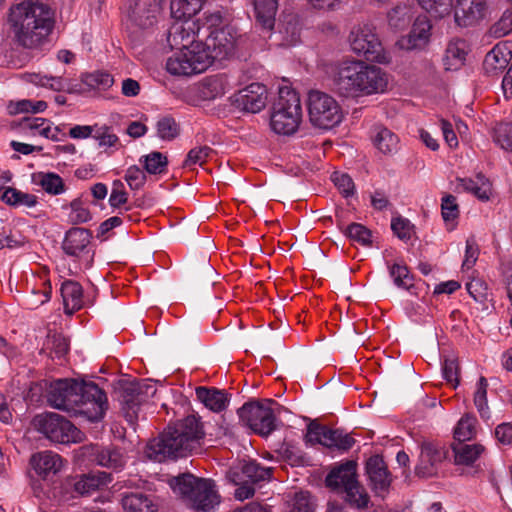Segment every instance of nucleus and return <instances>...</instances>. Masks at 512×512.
Returning <instances> with one entry per match:
<instances>
[{
  "mask_svg": "<svg viewBox=\"0 0 512 512\" xmlns=\"http://www.w3.org/2000/svg\"><path fill=\"white\" fill-rule=\"evenodd\" d=\"M30 465L35 473L42 479H50L63 468V459L52 451H41L33 454Z\"/></svg>",
  "mask_w": 512,
  "mask_h": 512,
  "instance_id": "nucleus-23",
  "label": "nucleus"
},
{
  "mask_svg": "<svg viewBox=\"0 0 512 512\" xmlns=\"http://www.w3.org/2000/svg\"><path fill=\"white\" fill-rule=\"evenodd\" d=\"M229 477L234 484H254L270 479L271 469L261 467L255 461H244L230 470Z\"/></svg>",
  "mask_w": 512,
  "mask_h": 512,
  "instance_id": "nucleus-22",
  "label": "nucleus"
},
{
  "mask_svg": "<svg viewBox=\"0 0 512 512\" xmlns=\"http://www.w3.org/2000/svg\"><path fill=\"white\" fill-rule=\"evenodd\" d=\"M476 418L471 415L463 416L454 430V436L459 442L470 440L476 431Z\"/></svg>",
  "mask_w": 512,
  "mask_h": 512,
  "instance_id": "nucleus-46",
  "label": "nucleus"
},
{
  "mask_svg": "<svg viewBox=\"0 0 512 512\" xmlns=\"http://www.w3.org/2000/svg\"><path fill=\"white\" fill-rule=\"evenodd\" d=\"M308 115L311 124L320 129H331L343 118L341 106L337 100L322 91L312 90L307 100Z\"/></svg>",
  "mask_w": 512,
  "mask_h": 512,
  "instance_id": "nucleus-10",
  "label": "nucleus"
},
{
  "mask_svg": "<svg viewBox=\"0 0 512 512\" xmlns=\"http://www.w3.org/2000/svg\"><path fill=\"white\" fill-rule=\"evenodd\" d=\"M354 444V439L346 433L339 430L327 429L324 436V446L329 448H338L340 450H349Z\"/></svg>",
  "mask_w": 512,
  "mask_h": 512,
  "instance_id": "nucleus-44",
  "label": "nucleus"
},
{
  "mask_svg": "<svg viewBox=\"0 0 512 512\" xmlns=\"http://www.w3.org/2000/svg\"><path fill=\"white\" fill-rule=\"evenodd\" d=\"M511 57L512 54L507 44L499 43L486 54L483 68L487 74H496L507 67Z\"/></svg>",
  "mask_w": 512,
  "mask_h": 512,
  "instance_id": "nucleus-27",
  "label": "nucleus"
},
{
  "mask_svg": "<svg viewBox=\"0 0 512 512\" xmlns=\"http://www.w3.org/2000/svg\"><path fill=\"white\" fill-rule=\"evenodd\" d=\"M34 426L53 442L61 444L78 443L83 433L70 421L56 413H46L34 418Z\"/></svg>",
  "mask_w": 512,
  "mask_h": 512,
  "instance_id": "nucleus-12",
  "label": "nucleus"
},
{
  "mask_svg": "<svg viewBox=\"0 0 512 512\" xmlns=\"http://www.w3.org/2000/svg\"><path fill=\"white\" fill-rule=\"evenodd\" d=\"M200 32V24L193 17L175 18L168 30L167 41L171 48L185 47L191 43H201L195 38Z\"/></svg>",
  "mask_w": 512,
  "mask_h": 512,
  "instance_id": "nucleus-16",
  "label": "nucleus"
},
{
  "mask_svg": "<svg viewBox=\"0 0 512 512\" xmlns=\"http://www.w3.org/2000/svg\"><path fill=\"white\" fill-rule=\"evenodd\" d=\"M111 481L110 475L105 472L89 473L82 475L75 483L74 489L84 495L89 494Z\"/></svg>",
  "mask_w": 512,
  "mask_h": 512,
  "instance_id": "nucleus-35",
  "label": "nucleus"
},
{
  "mask_svg": "<svg viewBox=\"0 0 512 512\" xmlns=\"http://www.w3.org/2000/svg\"><path fill=\"white\" fill-rule=\"evenodd\" d=\"M94 460L100 466L120 470L126 463L123 452L115 447L95 448L93 449Z\"/></svg>",
  "mask_w": 512,
  "mask_h": 512,
  "instance_id": "nucleus-32",
  "label": "nucleus"
},
{
  "mask_svg": "<svg viewBox=\"0 0 512 512\" xmlns=\"http://www.w3.org/2000/svg\"><path fill=\"white\" fill-rule=\"evenodd\" d=\"M164 0H127L125 13L130 22L142 29L152 27L158 19Z\"/></svg>",
  "mask_w": 512,
  "mask_h": 512,
  "instance_id": "nucleus-14",
  "label": "nucleus"
},
{
  "mask_svg": "<svg viewBox=\"0 0 512 512\" xmlns=\"http://www.w3.org/2000/svg\"><path fill=\"white\" fill-rule=\"evenodd\" d=\"M228 88L229 83L224 75H213L203 79L200 95L204 100H214L223 96Z\"/></svg>",
  "mask_w": 512,
  "mask_h": 512,
  "instance_id": "nucleus-34",
  "label": "nucleus"
},
{
  "mask_svg": "<svg viewBox=\"0 0 512 512\" xmlns=\"http://www.w3.org/2000/svg\"><path fill=\"white\" fill-rule=\"evenodd\" d=\"M457 187L472 193L482 201L489 200L492 193L490 181L482 174L476 175L475 178H459Z\"/></svg>",
  "mask_w": 512,
  "mask_h": 512,
  "instance_id": "nucleus-31",
  "label": "nucleus"
},
{
  "mask_svg": "<svg viewBox=\"0 0 512 512\" xmlns=\"http://www.w3.org/2000/svg\"><path fill=\"white\" fill-rule=\"evenodd\" d=\"M1 199L11 206L34 207L37 204V197L12 187H8L1 195Z\"/></svg>",
  "mask_w": 512,
  "mask_h": 512,
  "instance_id": "nucleus-40",
  "label": "nucleus"
},
{
  "mask_svg": "<svg viewBox=\"0 0 512 512\" xmlns=\"http://www.w3.org/2000/svg\"><path fill=\"white\" fill-rule=\"evenodd\" d=\"M91 234L85 228H71L66 232L62 242L63 251L75 258L84 259L86 265H89L92 260L90 254Z\"/></svg>",
  "mask_w": 512,
  "mask_h": 512,
  "instance_id": "nucleus-18",
  "label": "nucleus"
},
{
  "mask_svg": "<svg viewBox=\"0 0 512 512\" xmlns=\"http://www.w3.org/2000/svg\"><path fill=\"white\" fill-rule=\"evenodd\" d=\"M313 509L314 503L308 492L295 493L289 502V512H313Z\"/></svg>",
  "mask_w": 512,
  "mask_h": 512,
  "instance_id": "nucleus-51",
  "label": "nucleus"
},
{
  "mask_svg": "<svg viewBox=\"0 0 512 512\" xmlns=\"http://www.w3.org/2000/svg\"><path fill=\"white\" fill-rule=\"evenodd\" d=\"M391 228L399 239L403 241L411 239L413 234V225L408 219L402 217L393 218L391 221Z\"/></svg>",
  "mask_w": 512,
  "mask_h": 512,
  "instance_id": "nucleus-57",
  "label": "nucleus"
},
{
  "mask_svg": "<svg viewBox=\"0 0 512 512\" xmlns=\"http://www.w3.org/2000/svg\"><path fill=\"white\" fill-rule=\"evenodd\" d=\"M38 178L39 185L49 194L59 195L65 191L63 180L58 174L40 173Z\"/></svg>",
  "mask_w": 512,
  "mask_h": 512,
  "instance_id": "nucleus-45",
  "label": "nucleus"
},
{
  "mask_svg": "<svg viewBox=\"0 0 512 512\" xmlns=\"http://www.w3.org/2000/svg\"><path fill=\"white\" fill-rule=\"evenodd\" d=\"M121 503L125 512H158V505L154 499L143 493L125 494Z\"/></svg>",
  "mask_w": 512,
  "mask_h": 512,
  "instance_id": "nucleus-30",
  "label": "nucleus"
},
{
  "mask_svg": "<svg viewBox=\"0 0 512 512\" xmlns=\"http://www.w3.org/2000/svg\"><path fill=\"white\" fill-rule=\"evenodd\" d=\"M413 17V7L409 4H398L387 13L388 25L394 31L404 30Z\"/></svg>",
  "mask_w": 512,
  "mask_h": 512,
  "instance_id": "nucleus-36",
  "label": "nucleus"
},
{
  "mask_svg": "<svg viewBox=\"0 0 512 512\" xmlns=\"http://www.w3.org/2000/svg\"><path fill=\"white\" fill-rule=\"evenodd\" d=\"M72 223H85L91 219V213L88 208L84 207L78 200L71 203V212L69 215Z\"/></svg>",
  "mask_w": 512,
  "mask_h": 512,
  "instance_id": "nucleus-64",
  "label": "nucleus"
},
{
  "mask_svg": "<svg viewBox=\"0 0 512 512\" xmlns=\"http://www.w3.org/2000/svg\"><path fill=\"white\" fill-rule=\"evenodd\" d=\"M494 141L502 149L512 151V122L501 123L494 130Z\"/></svg>",
  "mask_w": 512,
  "mask_h": 512,
  "instance_id": "nucleus-50",
  "label": "nucleus"
},
{
  "mask_svg": "<svg viewBox=\"0 0 512 512\" xmlns=\"http://www.w3.org/2000/svg\"><path fill=\"white\" fill-rule=\"evenodd\" d=\"M9 23L17 41L24 47L33 48L52 30L53 13L43 3L23 1L11 7Z\"/></svg>",
  "mask_w": 512,
  "mask_h": 512,
  "instance_id": "nucleus-4",
  "label": "nucleus"
},
{
  "mask_svg": "<svg viewBox=\"0 0 512 512\" xmlns=\"http://www.w3.org/2000/svg\"><path fill=\"white\" fill-rule=\"evenodd\" d=\"M418 4L428 13L442 18L448 15L452 8V0H417Z\"/></svg>",
  "mask_w": 512,
  "mask_h": 512,
  "instance_id": "nucleus-47",
  "label": "nucleus"
},
{
  "mask_svg": "<svg viewBox=\"0 0 512 512\" xmlns=\"http://www.w3.org/2000/svg\"><path fill=\"white\" fill-rule=\"evenodd\" d=\"M28 81L36 86L48 88L52 91L61 92L68 91L69 82L62 76H52L41 73H33L28 75Z\"/></svg>",
  "mask_w": 512,
  "mask_h": 512,
  "instance_id": "nucleus-37",
  "label": "nucleus"
},
{
  "mask_svg": "<svg viewBox=\"0 0 512 512\" xmlns=\"http://www.w3.org/2000/svg\"><path fill=\"white\" fill-rule=\"evenodd\" d=\"M345 235L352 241H355L363 246H369L372 243V233L364 225L359 223H352L345 229Z\"/></svg>",
  "mask_w": 512,
  "mask_h": 512,
  "instance_id": "nucleus-48",
  "label": "nucleus"
},
{
  "mask_svg": "<svg viewBox=\"0 0 512 512\" xmlns=\"http://www.w3.org/2000/svg\"><path fill=\"white\" fill-rule=\"evenodd\" d=\"M484 448L479 444L458 443L453 446L455 463L458 465H471L481 455Z\"/></svg>",
  "mask_w": 512,
  "mask_h": 512,
  "instance_id": "nucleus-38",
  "label": "nucleus"
},
{
  "mask_svg": "<svg viewBox=\"0 0 512 512\" xmlns=\"http://www.w3.org/2000/svg\"><path fill=\"white\" fill-rule=\"evenodd\" d=\"M334 89L344 97L358 98L384 93L388 75L380 67L359 59H346L331 74Z\"/></svg>",
  "mask_w": 512,
  "mask_h": 512,
  "instance_id": "nucleus-2",
  "label": "nucleus"
},
{
  "mask_svg": "<svg viewBox=\"0 0 512 512\" xmlns=\"http://www.w3.org/2000/svg\"><path fill=\"white\" fill-rule=\"evenodd\" d=\"M197 399L209 410L219 413L226 409L229 404L227 393L216 388H196Z\"/></svg>",
  "mask_w": 512,
  "mask_h": 512,
  "instance_id": "nucleus-28",
  "label": "nucleus"
},
{
  "mask_svg": "<svg viewBox=\"0 0 512 512\" xmlns=\"http://www.w3.org/2000/svg\"><path fill=\"white\" fill-rule=\"evenodd\" d=\"M431 29L432 25L428 17L420 15L415 19L409 34L401 37L397 45L405 50L421 49L429 43Z\"/></svg>",
  "mask_w": 512,
  "mask_h": 512,
  "instance_id": "nucleus-21",
  "label": "nucleus"
},
{
  "mask_svg": "<svg viewBox=\"0 0 512 512\" xmlns=\"http://www.w3.org/2000/svg\"><path fill=\"white\" fill-rule=\"evenodd\" d=\"M469 47L465 40L455 39L449 42L445 56L444 66L446 70H458L460 69L466 60Z\"/></svg>",
  "mask_w": 512,
  "mask_h": 512,
  "instance_id": "nucleus-29",
  "label": "nucleus"
},
{
  "mask_svg": "<svg viewBox=\"0 0 512 512\" xmlns=\"http://www.w3.org/2000/svg\"><path fill=\"white\" fill-rule=\"evenodd\" d=\"M125 180L132 190H138L143 187L146 181V175L141 168L133 165L127 169Z\"/></svg>",
  "mask_w": 512,
  "mask_h": 512,
  "instance_id": "nucleus-61",
  "label": "nucleus"
},
{
  "mask_svg": "<svg viewBox=\"0 0 512 512\" xmlns=\"http://www.w3.org/2000/svg\"><path fill=\"white\" fill-rule=\"evenodd\" d=\"M390 277L393 283L401 289L409 290L414 285V278L408 267L403 263H394L389 268Z\"/></svg>",
  "mask_w": 512,
  "mask_h": 512,
  "instance_id": "nucleus-43",
  "label": "nucleus"
},
{
  "mask_svg": "<svg viewBox=\"0 0 512 512\" xmlns=\"http://www.w3.org/2000/svg\"><path fill=\"white\" fill-rule=\"evenodd\" d=\"M495 37H503L512 32V7L506 9L499 21L491 28Z\"/></svg>",
  "mask_w": 512,
  "mask_h": 512,
  "instance_id": "nucleus-58",
  "label": "nucleus"
},
{
  "mask_svg": "<svg viewBox=\"0 0 512 512\" xmlns=\"http://www.w3.org/2000/svg\"><path fill=\"white\" fill-rule=\"evenodd\" d=\"M146 171L150 174H160L167 166V158L160 152H152L143 157Z\"/></svg>",
  "mask_w": 512,
  "mask_h": 512,
  "instance_id": "nucleus-52",
  "label": "nucleus"
},
{
  "mask_svg": "<svg viewBox=\"0 0 512 512\" xmlns=\"http://www.w3.org/2000/svg\"><path fill=\"white\" fill-rule=\"evenodd\" d=\"M210 58L202 43H191L177 48L167 58L165 68L170 75L189 77L206 71L210 67Z\"/></svg>",
  "mask_w": 512,
  "mask_h": 512,
  "instance_id": "nucleus-8",
  "label": "nucleus"
},
{
  "mask_svg": "<svg viewBox=\"0 0 512 512\" xmlns=\"http://www.w3.org/2000/svg\"><path fill=\"white\" fill-rule=\"evenodd\" d=\"M119 401L125 419L130 425L138 419L140 407L156 393V387L151 381H122L119 383Z\"/></svg>",
  "mask_w": 512,
  "mask_h": 512,
  "instance_id": "nucleus-11",
  "label": "nucleus"
},
{
  "mask_svg": "<svg viewBox=\"0 0 512 512\" xmlns=\"http://www.w3.org/2000/svg\"><path fill=\"white\" fill-rule=\"evenodd\" d=\"M21 126L23 129L30 130L40 136H46L48 132H51V122L45 118L25 117Z\"/></svg>",
  "mask_w": 512,
  "mask_h": 512,
  "instance_id": "nucleus-55",
  "label": "nucleus"
},
{
  "mask_svg": "<svg viewBox=\"0 0 512 512\" xmlns=\"http://www.w3.org/2000/svg\"><path fill=\"white\" fill-rule=\"evenodd\" d=\"M213 153L209 146H197L191 149L184 161V165L191 167L193 165H203Z\"/></svg>",
  "mask_w": 512,
  "mask_h": 512,
  "instance_id": "nucleus-54",
  "label": "nucleus"
},
{
  "mask_svg": "<svg viewBox=\"0 0 512 512\" xmlns=\"http://www.w3.org/2000/svg\"><path fill=\"white\" fill-rule=\"evenodd\" d=\"M204 435L200 419L189 415L169 426L158 438L149 441L145 452L149 459L156 462L182 457L199 449Z\"/></svg>",
  "mask_w": 512,
  "mask_h": 512,
  "instance_id": "nucleus-3",
  "label": "nucleus"
},
{
  "mask_svg": "<svg viewBox=\"0 0 512 512\" xmlns=\"http://www.w3.org/2000/svg\"><path fill=\"white\" fill-rule=\"evenodd\" d=\"M254 16L257 25L267 32L274 29L278 11L277 0H253Z\"/></svg>",
  "mask_w": 512,
  "mask_h": 512,
  "instance_id": "nucleus-25",
  "label": "nucleus"
},
{
  "mask_svg": "<svg viewBox=\"0 0 512 512\" xmlns=\"http://www.w3.org/2000/svg\"><path fill=\"white\" fill-rule=\"evenodd\" d=\"M60 292L66 314L72 315L83 307V289L78 282L73 280L64 281L61 284Z\"/></svg>",
  "mask_w": 512,
  "mask_h": 512,
  "instance_id": "nucleus-26",
  "label": "nucleus"
},
{
  "mask_svg": "<svg viewBox=\"0 0 512 512\" xmlns=\"http://www.w3.org/2000/svg\"><path fill=\"white\" fill-rule=\"evenodd\" d=\"M267 89L261 83H252L238 91L234 96L237 106L247 112L258 113L267 103Z\"/></svg>",
  "mask_w": 512,
  "mask_h": 512,
  "instance_id": "nucleus-20",
  "label": "nucleus"
},
{
  "mask_svg": "<svg viewBox=\"0 0 512 512\" xmlns=\"http://www.w3.org/2000/svg\"><path fill=\"white\" fill-rule=\"evenodd\" d=\"M93 138L97 141L98 146L104 148L105 151L108 149L117 150L120 146L118 136L113 132L112 128L107 125L96 124Z\"/></svg>",
  "mask_w": 512,
  "mask_h": 512,
  "instance_id": "nucleus-42",
  "label": "nucleus"
},
{
  "mask_svg": "<svg viewBox=\"0 0 512 512\" xmlns=\"http://www.w3.org/2000/svg\"><path fill=\"white\" fill-rule=\"evenodd\" d=\"M278 453L280 456L292 466H298L303 462V456L301 451L289 443H283Z\"/></svg>",
  "mask_w": 512,
  "mask_h": 512,
  "instance_id": "nucleus-59",
  "label": "nucleus"
},
{
  "mask_svg": "<svg viewBox=\"0 0 512 512\" xmlns=\"http://www.w3.org/2000/svg\"><path fill=\"white\" fill-rule=\"evenodd\" d=\"M236 44V37L232 29L226 27L215 29L210 32L202 45L210 56V66L215 60H223L233 54Z\"/></svg>",
  "mask_w": 512,
  "mask_h": 512,
  "instance_id": "nucleus-15",
  "label": "nucleus"
},
{
  "mask_svg": "<svg viewBox=\"0 0 512 512\" xmlns=\"http://www.w3.org/2000/svg\"><path fill=\"white\" fill-rule=\"evenodd\" d=\"M303 121V110L299 94L292 89L282 88L273 104L270 116L272 131L281 136H292Z\"/></svg>",
  "mask_w": 512,
  "mask_h": 512,
  "instance_id": "nucleus-6",
  "label": "nucleus"
},
{
  "mask_svg": "<svg viewBox=\"0 0 512 512\" xmlns=\"http://www.w3.org/2000/svg\"><path fill=\"white\" fill-rule=\"evenodd\" d=\"M487 389V379L482 376L479 378L476 384V390L474 392L473 400L477 411L479 412L480 416L485 420L490 419V409L487 400Z\"/></svg>",
  "mask_w": 512,
  "mask_h": 512,
  "instance_id": "nucleus-41",
  "label": "nucleus"
},
{
  "mask_svg": "<svg viewBox=\"0 0 512 512\" xmlns=\"http://www.w3.org/2000/svg\"><path fill=\"white\" fill-rule=\"evenodd\" d=\"M157 135L164 141H171L179 135V126L172 117L161 118L156 125Z\"/></svg>",
  "mask_w": 512,
  "mask_h": 512,
  "instance_id": "nucleus-49",
  "label": "nucleus"
},
{
  "mask_svg": "<svg viewBox=\"0 0 512 512\" xmlns=\"http://www.w3.org/2000/svg\"><path fill=\"white\" fill-rule=\"evenodd\" d=\"M326 485L334 490H342L345 500L354 508L365 509L369 504V495L357 481L356 463L347 461L331 470L326 477Z\"/></svg>",
  "mask_w": 512,
  "mask_h": 512,
  "instance_id": "nucleus-9",
  "label": "nucleus"
},
{
  "mask_svg": "<svg viewBox=\"0 0 512 512\" xmlns=\"http://www.w3.org/2000/svg\"><path fill=\"white\" fill-rule=\"evenodd\" d=\"M486 12V0H456L455 23L460 27L473 26L485 18Z\"/></svg>",
  "mask_w": 512,
  "mask_h": 512,
  "instance_id": "nucleus-19",
  "label": "nucleus"
},
{
  "mask_svg": "<svg viewBox=\"0 0 512 512\" xmlns=\"http://www.w3.org/2000/svg\"><path fill=\"white\" fill-rule=\"evenodd\" d=\"M128 200L124 184L120 180H115L112 184V190L109 197V204L112 208H120Z\"/></svg>",
  "mask_w": 512,
  "mask_h": 512,
  "instance_id": "nucleus-60",
  "label": "nucleus"
},
{
  "mask_svg": "<svg viewBox=\"0 0 512 512\" xmlns=\"http://www.w3.org/2000/svg\"><path fill=\"white\" fill-rule=\"evenodd\" d=\"M347 41L351 51L367 61L380 64L390 62V56L385 51L376 27L372 23L361 22L353 25Z\"/></svg>",
  "mask_w": 512,
  "mask_h": 512,
  "instance_id": "nucleus-7",
  "label": "nucleus"
},
{
  "mask_svg": "<svg viewBox=\"0 0 512 512\" xmlns=\"http://www.w3.org/2000/svg\"><path fill=\"white\" fill-rule=\"evenodd\" d=\"M372 140L374 146L385 155L393 154L399 148L398 136L386 127H375Z\"/></svg>",
  "mask_w": 512,
  "mask_h": 512,
  "instance_id": "nucleus-33",
  "label": "nucleus"
},
{
  "mask_svg": "<svg viewBox=\"0 0 512 512\" xmlns=\"http://www.w3.org/2000/svg\"><path fill=\"white\" fill-rule=\"evenodd\" d=\"M85 83L93 89L107 90L113 85L114 79L107 72L96 71L86 76Z\"/></svg>",
  "mask_w": 512,
  "mask_h": 512,
  "instance_id": "nucleus-53",
  "label": "nucleus"
},
{
  "mask_svg": "<svg viewBox=\"0 0 512 512\" xmlns=\"http://www.w3.org/2000/svg\"><path fill=\"white\" fill-rule=\"evenodd\" d=\"M49 404L59 410L81 414L90 421H99L107 410V397L93 382L58 379L50 383Z\"/></svg>",
  "mask_w": 512,
  "mask_h": 512,
  "instance_id": "nucleus-1",
  "label": "nucleus"
},
{
  "mask_svg": "<svg viewBox=\"0 0 512 512\" xmlns=\"http://www.w3.org/2000/svg\"><path fill=\"white\" fill-rule=\"evenodd\" d=\"M445 458L443 447L430 442L421 445L419 463L415 472L420 477H430L436 473L437 465Z\"/></svg>",
  "mask_w": 512,
  "mask_h": 512,
  "instance_id": "nucleus-24",
  "label": "nucleus"
},
{
  "mask_svg": "<svg viewBox=\"0 0 512 512\" xmlns=\"http://www.w3.org/2000/svg\"><path fill=\"white\" fill-rule=\"evenodd\" d=\"M206 0H171V14L173 18L193 17L199 13Z\"/></svg>",
  "mask_w": 512,
  "mask_h": 512,
  "instance_id": "nucleus-39",
  "label": "nucleus"
},
{
  "mask_svg": "<svg viewBox=\"0 0 512 512\" xmlns=\"http://www.w3.org/2000/svg\"><path fill=\"white\" fill-rule=\"evenodd\" d=\"M366 474L375 495L384 498L392 483V475L384 459L379 455L371 456L366 462Z\"/></svg>",
  "mask_w": 512,
  "mask_h": 512,
  "instance_id": "nucleus-17",
  "label": "nucleus"
},
{
  "mask_svg": "<svg viewBox=\"0 0 512 512\" xmlns=\"http://www.w3.org/2000/svg\"><path fill=\"white\" fill-rule=\"evenodd\" d=\"M334 185L344 197H350L355 193V185L352 178L342 172H334L331 176Z\"/></svg>",
  "mask_w": 512,
  "mask_h": 512,
  "instance_id": "nucleus-56",
  "label": "nucleus"
},
{
  "mask_svg": "<svg viewBox=\"0 0 512 512\" xmlns=\"http://www.w3.org/2000/svg\"><path fill=\"white\" fill-rule=\"evenodd\" d=\"M170 487L187 506L197 512H211L220 504V495L210 479L183 474L173 478Z\"/></svg>",
  "mask_w": 512,
  "mask_h": 512,
  "instance_id": "nucleus-5",
  "label": "nucleus"
},
{
  "mask_svg": "<svg viewBox=\"0 0 512 512\" xmlns=\"http://www.w3.org/2000/svg\"><path fill=\"white\" fill-rule=\"evenodd\" d=\"M271 404V400L244 404L238 409L241 423L261 436L270 435L277 426Z\"/></svg>",
  "mask_w": 512,
  "mask_h": 512,
  "instance_id": "nucleus-13",
  "label": "nucleus"
},
{
  "mask_svg": "<svg viewBox=\"0 0 512 512\" xmlns=\"http://www.w3.org/2000/svg\"><path fill=\"white\" fill-rule=\"evenodd\" d=\"M444 379L449 382L453 388L459 385V367L455 359H446L442 366Z\"/></svg>",
  "mask_w": 512,
  "mask_h": 512,
  "instance_id": "nucleus-62",
  "label": "nucleus"
},
{
  "mask_svg": "<svg viewBox=\"0 0 512 512\" xmlns=\"http://www.w3.org/2000/svg\"><path fill=\"white\" fill-rule=\"evenodd\" d=\"M442 217L444 221H451L458 217L459 209L456 198L453 195H446L441 203Z\"/></svg>",
  "mask_w": 512,
  "mask_h": 512,
  "instance_id": "nucleus-63",
  "label": "nucleus"
}]
</instances>
